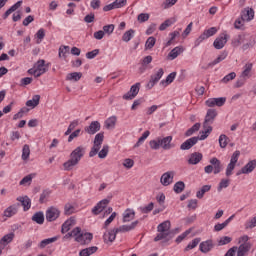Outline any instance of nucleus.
<instances>
[{
	"mask_svg": "<svg viewBox=\"0 0 256 256\" xmlns=\"http://www.w3.org/2000/svg\"><path fill=\"white\" fill-rule=\"evenodd\" d=\"M75 241L77 243H80L81 245H87L88 243H91L93 241V234L92 233H82L78 237L75 238Z\"/></svg>",
	"mask_w": 256,
	"mask_h": 256,
	"instance_id": "15",
	"label": "nucleus"
},
{
	"mask_svg": "<svg viewBox=\"0 0 256 256\" xmlns=\"http://www.w3.org/2000/svg\"><path fill=\"white\" fill-rule=\"evenodd\" d=\"M76 224L75 218L71 217L62 224L61 233H67Z\"/></svg>",
	"mask_w": 256,
	"mask_h": 256,
	"instance_id": "26",
	"label": "nucleus"
},
{
	"mask_svg": "<svg viewBox=\"0 0 256 256\" xmlns=\"http://www.w3.org/2000/svg\"><path fill=\"white\" fill-rule=\"evenodd\" d=\"M160 141V147L164 149V151H169V149H173L175 144L172 143L173 136H166V137H158Z\"/></svg>",
	"mask_w": 256,
	"mask_h": 256,
	"instance_id": "8",
	"label": "nucleus"
},
{
	"mask_svg": "<svg viewBox=\"0 0 256 256\" xmlns=\"http://www.w3.org/2000/svg\"><path fill=\"white\" fill-rule=\"evenodd\" d=\"M32 221H34V223H37L38 225H43V223H45V215L41 211L36 212L32 216Z\"/></svg>",
	"mask_w": 256,
	"mask_h": 256,
	"instance_id": "32",
	"label": "nucleus"
},
{
	"mask_svg": "<svg viewBox=\"0 0 256 256\" xmlns=\"http://www.w3.org/2000/svg\"><path fill=\"white\" fill-rule=\"evenodd\" d=\"M217 117V110L215 109H208L205 119H204V127L211 126L215 122V118Z\"/></svg>",
	"mask_w": 256,
	"mask_h": 256,
	"instance_id": "12",
	"label": "nucleus"
},
{
	"mask_svg": "<svg viewBox=\"0 0 256 256\" xmlns=\"http://www.w3.org/2000/svg\"><path fill=\"white\" fill-rule=\"evenodd\" d=\"M203 160V154L199 152H194L190 154V157L188 159V164L189 165H198V163H201Z\"/></svg>",
	"mask_w": 256,
	"mask_h": 256,
	"instance_id": "18",
	"label": "nucleus"
},
{
	"mask_svg": "<svg viewBox=\"0 0 256 256\" xmlns=\"http://www.w3.org/2000/svg\"><path fill=\"white\" fill-rule=\"evenodd\" d=\"M229 183V179H222L219 183L218 191L221 192L223 189H227V187H229Z\"/></svg>",
	"mask_w": 256,
	"mask_h": 256,
	"instance_id": "63",
	"label": "nucleus"
},
{
	"mask_svg": "<svg viewBox=\"0 0 256 256\" xmlns=\"http://www.w3.org/2000/svg\"><path fill=\"white\" fill-rule=\"evenodd\" d=\"M17 201H20V203H22L24 211H29V209H31V199L29 197H18Z\"/></svg>",
	"mask_w": 256,
	"mask_h": 256,
	"instance_id": "33",
	"label": "nucleus"
},
{
	"mask_svg": "<svg viewBox=\"0 0 256 256\" xmlns=\"http://www.w3.org/2000/svg\"><path fill=\"white\" fill-rule=\"evenodd\" d=\"M203 129L204 131L200 132L199 141H205V139H207L210 133L213 131V127L205 126V124H203Z\"/></svg>",
	"mask_w": 256,
	"mask_h": 256,
	"instance_id": "31",
	"label": "nucleus"
},
{
	"mask_svg": "<svg viewBox=\"0 0 256 256\" xmlns=\"http://www.w3.org/2000/svg\"><path fill=\"white\" fill-rule=\"evenodd\" d=\"M84 131L88 135H95V133L101 131V123L99 121H92L89 126L84 128Z\"/></svg>",
	"mask_w": 256,
	"mask_h": 256,
	"instance_id": "14",
	"label": "nucleus"
},
{
	"mask_svg": "<svg viewBox=\"0 0 256 256\" xmlns=\"http://www.w3.org/2000/svg\"><path fill=\"white\" fill-rule=\"evenodd\" d=\"M156 41L157 40L155 39V37L153 36L149 37L145 43L146 49H153V47H155Z\"/></svg>",
	"mask_w": 256,
	"mask_h": 256,
	"instance_id": "62",
	"label": "nucleus"
},
{
	"mask_svg": "<svg viewBox=\"0 0 256 256\" xmlns=\"http://www.w3.org/2000/svg\"><path fill=\"white\" fill-rule=\"evenodd\" d=\"M117 125V116H111L104 122V127L107 129H113Z\"/></svg>",
	"mask_w": 256,
	"mask_h": 256,
	"instance_id": "35",
	"label": "nucleus"
},
{
	"mask_svg": "<svg viewBox=\"0 0 256 256\" xmlns=\"http://www.w3.org/2000/svg\"><path fill=\"white\" fill-rule=\"evenodd\" d=\"M140 88H141V83H139V82L132 85L130 88V91L127 92L126 94H124L122 96V99H124L125 101H131V100L135 99L136 95H139Z\"/></svg>",
	"mask_w": 256,
	"mask_h": 256,
	"instance_id": "5",
	"label": "nucleus"
},
{
	"mask_svg": "<svg viewBox=\"0 0 256 256\" xmlns=\"http://www.w3.org/2000/svg\"><path fill=\"white\" fill-rule=\"evenodd\" d=\"M57 236H54V237H52V238H47V239H44V240H42L40 243H39V245H38V247L40 248V249H45V247L47 246V245H51V243H55V241H57Z\"/></svg>",
	"mask_w": 256,
	"mask_h": 256,
	"instance_id": "41",
	"label": "nucleus"
},
{
	"mask_svg": "<svg viewBox=\"0 0 256 256\" xmlns=\"http://www.w3.org/2000/svg\"><path fill=\"white\" fill-rule=\"evenodd\" d=\"M135 36V30L130 29L128 31H126L123 36H122V41H124V43H129V41L131 40L132 37Z\"/></svg>",
	"mask_w": 256,
	"mask_h": 256,
	"instance_id": "46",
	"label": "nucleus"
},
{
	"mask_svg": "<svg viewBox=\"0 0 256 256\" xmlns=\"http://www.w3.org/2000/svg\"><path fill=\"white\" fill-rule=\"evenodd\" d=\"M31 155V149L29 148V145L25 144L22 149V159L23 161H27L29 159V156Z\"/></svg>",
	"mask_w": 256,
	"mask_h": 256,
	"instance_id": "50",
	"label": "nucleus"
},
{
	"mask_svg": "<svg viewBox=\"0 0 256 256\" xmlns=\"http://www.w3.org/2000/svg\"><path fill=\"white\" fill-rule=\"evenodd\" d=\"M211 191V185H204L201 187V189L196 193L197 199H203L205 197L206 193H209Z\"/></svg>",
	"mask_w": 256,
	"mask_h": 256,
	"instance_id": "36",
	"label": "nucleus"
},
{
	"mask_svg": "<svg viewBox=\"0 0 256 256\" xmlns=\"http://www.w3.org/2000/svg\"><path fill=\"white\" fill-rule=\"evenodd\" d=\"M175 77H177V72L170 73L165 80L161 81V85H171L175 81Z\"/></svg>",
	"mask_w": 256,
	"mask_h": 256,
	"instance_id": "45",
	"label": "nucleus"
},
{
	"mask_svg": "<svg viewBox=\"0 0 256 256\" xmlns=\"http://www.w3.org/2000/svg\"><path fill=\"white\" fill-rule=\"evenodd\" d=\"M79 126V121L74 120L70 123V125L68 126L67 131L65 132V135H71L72 131H74V129H76V127Z\"/></svg>",
	"mask_w": 256,
	"mask_h": 256,
	"instance_id": "57",
	"label": "nucleus"
},
{
	"mask_svg": "<svg viewBox=\"0 0 256 256\" xmlns=\"http://www.w3.org/2000/svg\"><path fill=\"white\" fill-rule=\"evenodd\" d=\"M253 69V64L252 63H247L244 66V70L242 71L240 75V79H244V81H247L249 77H251V71Z\"/></svg>",
	"mask_w": 256,
	"mask_h": 256,
	"instance_id": "25",
	"label": "nucleus"
},
{
	"mask_svg": "<svg viewBox=\"0 0 256 256\" xmlns=\"http://www.w3.org/2000/svg\"><path fill=\"white\" fill-rule=\"evenodd\" d=\"M241 156V151L239 150H236L232 156H231V159H230V164L232 165H237V161H239V157Z\"/></svg>",
	"mask_w": 256,
	"mask_h": 256,
	"instance_id": "58",
	"label": "nucleus"
},
{
	"mask_svg": "<svg viewBox=\"0 0 256 256\" xmlns=\"http://www.w3.org/2000/svg\"><path fill=\"white\" fill-rule=\"evenodd\" d=\"M241 17L243 21H253V19L255 18V11L253 10V8H245L241 12Z\"/></svg>",
	"mask_w": 256,
	"mask_h": 256,
	"instance_id": "17",
	"label": "nucleus"
},
{
	"mask_svg": "<svg viewBox=\"0 0 256 256\" xmlns=\"http://www.w3.org/2000/svg\"><path fill=\"white\" fill-rule=\"evenodd\" d=\"M103 139H105V135L103 133L96 134L94 138V144L91 148V151L89 152V157H95L97 153H99L101 149V145H103Z\"/></svg>",
	"mask_w": 256,
	"mask_h": 256,
	"instance_id": "3",
	"label": "nucleus"
},
{
	"mask_svg": "<svg viewBox=\"0 0 256 256\" xmlns=\"http://www.w3.org/2000/svg\"><path fill=\"white\" fill-rule=\"evenodd\" d=\"M149 145H150V149H153L154 151L161 149V142L159 140V137L156 138L155 140H151L149 142Z\"/></svg>",
	"mask_w": 256,
	"mask_h": 256,
	"instance_id": "51",
	"label": "nucleus"
},
{
	"mask_svg": "<svg viewBox=\"0 0 256 256\" xmlns=\"http://www.w3.org/2000/svg\"><path fill=\"white\" fill-rule=\"evenodd\" d=\"M197 143H199V136L191 137L180 145V149L181 151H189V149L197 145Z\"/></svg>",
	"mask_w": 256,
	"mask_h": 256,
	"instance_id": "11",
	"label": "nucleus"
},
{
	"mask_svg": "<svg viewBox=\"0 0 256 256\" xmlns=\"http://www.w3.org/2000/svg\"><path fill=\"white\" fill-rule=\"evenodd\" d=\"M227 41H229V35L227 33L220 34L213 42L214 49H223L227 45Z\"/></svg>",
	"mask_w": 256,
	"mask_h": 256,
	"instance_id": "6",
	"label": "nucleus"
},
{
	"mask_svg": "<svg viewBox=\"0 0 256 256\" xmlns=\"http://www.w3.org/2000/svg\"><path fill=\"white\" fill-rule=\"evenodd\" d=\"M227 98L219 97V98H209L206 100L205 104L207 107H223Z\"/></svg>",
	"mask_w": 256,
	"mask_h": 256,
	"instance_id": "9",
	"label": "nucleus"
},
{
	"mask_svg": "<svg viewBox=\"0 0 256 256\" xmlns=\"http://www.w3.org/2000/svg\"><path fill=\"white\" fill-rule=\"evenodd\" d=\"M49 197H51V190L49 189L43 190L42 193L40 194L39 203L41 204L47 203V201H49Z\"/></svg>",
	"mask_w": 256,
	"mask_h": 256,
	"instance_id": "39",
	"label": "nucleus"
},
{
	"mask_svg": "<svg viewBox=\"0 0 256 256\" xmlns=\"http://www.w3.org/2000/svg\"><path fill=\"white\" fill-rule=\"evenodd\" d=\"M235 77H237V74L235 72H231L222 78L221 83L227 84L229 81H233Z\"/></svg>",
	"mask_w": 256,
	"mask_h": 256,
	"instance_id": "55",
	"label": "nucleus"
},
{
	"mask_svg": "<svg viewBox=\"0 0 256 256\" xmlns=\"http://www.w3.org/2000/svg\"><path fill=\"white\" fill-rule=\"evenodd\" d=\"M150 132L149 130L145 131L142 136L138 139L137 143L134 145V147H141V145H143V143L145 142V139H147V137H149Z\"/></svg>",
	"mask_w": 256,
	"mask_h": 256,
	"instance_id": "52",
	"label": "nucleus"
},
{
	"mask_svg": "<svg viewBox=\"0 0 256 256\" xmlns=\"http://www.w3.org/2000/svg\"><path fill=\"white\" fill-rule=\"evenodd\" d=\"M109 154V145H104L102 149L98 152L99 159H105Z\"/></svg>",
	"mask_w": 256,
	"mask_h": 256,
	"instance_id": "53",
	"label": "nucleus"
},
{
	"mask_svg": "<svg viewBox=\"0 0 256 256\" xmlns=\"http://www.w3.org/2000/svg\"><path fill=\"white\" fill-rule=\"evenodd\" d=\"M104 33H106L107 35H111L113 33V31H115V25L113 24H108L103 26V30Z\"/></svg>",
	"mask_w": 256,
	"mask_h": 256,
	"instance_id": "64",
	"label": "nucleus"
},
{
	"mask_svg": "<svg viewBox=\"0 0 256 256\" xmlns=\"http://www.w3.org/2000/svg\"><path fill=\"white\" fill-rule=\"evenodd\" d=\"M251 251V243H244L237 247V256H247V253Z\"/></svg>",
	"mask_w": 256,
	"mask_h": 256,
	"instance_id": "22",
	"label": "nucleus"
},
{
	"mask_svg": "<svg viewBox=\"0 0 256 256\" xmlns=\"http://www.w3.org/2000/svg\"><path fill=\"white\" fill-rule=\"evenodd\" d=\"M85 157V147L78 146L70 153V159L63 163L64 171H71Z\"/></svg>",
	"mask_w": 256,
	"mask_h": 256,
	"instance_id": "1",
	"label": "nucleus"
},
{
	"mask_svg": "<svg viewBox=\"0 0 256 256\" xmlns=\"http://www.w3.org/2000/svg\"><path fill=\"white\" fill-rule=\"evenodd\" d=\"M97 246H92L86 249H82L79 253L80 256H90L93 255V253H97Z\"/></svg>",
	"mask_w": 256,
	"mask_h": 256,
	"instance_id": "40",
	"label": "nucleus"
},
{
	"mask_svg": "<svg viewBox=\"0 0 256 256\" xmlns=\"http://www.w3.org/2000/svg\"><path fill=\"white\" fill-rule=\"evenodd\" d=\"M83 77V74L81 72H72L69 73L66 77L67 81H79Z\"/></svg>",
	"mask_w": 256,
	"mask_h": 256,
	"instance_id": "44",
	"label": "nucleus"
},
{
	"mask_svg": "<svg viewBox=\"0 0 256 256\" xmlns=\"http://www.w3.org/2000/svg\"><path fill=\"white\" fill-rule=\"evenodd\" d=\"M117 230L116 228L113 230H110L103 235L104 243H113L115 239L117 238Z\"/></svg>",
	"mask_w": 256,
	"mask_h": 256,
	"instance_id": "21",
	"label": "nucleus"
},
{
	"mask_svg": "<svg viewBox=\"0 0 256 256\" xmlns=\"http://www.w3.org/2000/svg\"><path fill=\"white\" fill-rule=\"evenodd\" d=\"M67 54H69V46H60L58 57L61 59H67Z\"/></svg>",
	"mask_w": 256,
	"mask_h": 256,
	"instance_id": "47",
	"label": "nucleus"
},
{
	"mask_svg": "<svg viewBox=\"0 0 256 256\" xmlns=\"http://www.w3.org/2000/svg\"><path fill=\"white\" fill-rule=\"evenodd\" d=\"M135 219V210L128 208L123 213V223H129L130 221H133Z\"/></svg>",
	"mask_w": 256,
	"mask_h": 256,
	"instance_id": "24",
	"label": "nucleus"
},
{
	"mask_svg": "<svg viewBox=\"0 0 256 256\" xmlns=\"http://www.w3.org/2000/svg\"><path fill=\"white\" fill-rule=\"evenodd\" d=\"M227 52H222L214 61L208 63V65L202 66V69H209V67H215V65H219V63H221V61H225V59H227Z\"/></svg>",
	"mask_w": 256,
	"mask_h": 256,
	"instance_id": "19",
	"label": "nucleus"
},
{
	"mask_svg": "<svg viewBox=\"0 0 256 256\" xmlns=\"http://www.w3.org/2000/svg\"><path fill=\"white\" fill-rule=\"evenodd\" d=\"M227 141H229V137L225 134H221L219 137V145L221 149H225V147H227Z\"/></svg>",
	"mask_w": 256,
	"mask_h": 256,
	"instance_id": "56",
	"label": "nucleus"
},
{
	"mask_svg": "<svg viewBox=\"0 0 256 256\" xmlns=\"http://www.w3.org/2000/svg\"><path fill=\"white\" fill-rule=\"evenodd\" d=\"M234 218H235V214L230 216L225 222L216 224L214 226V231L216 232L223 231V229H225V227H227V225H229V223H231V221H233Z\"/></svg>",
	"mask_w": 256,
	"mask_h": 256,
	"instance_id": "29",
	"label": "nucleus"
},
{
	"mask_svg": "<svg viewBox=\"0 0 256 256\" xmlns=\"http://www.w3.org/2000/svg\"><path fill=\"white\" fill-rule=\"evenodd\" d=\"M137 225H139V221H134L132 222L130 225H122L119 228H116V232L117 233H127L129 231H133V229H135V227H137Z\"/></svg>",
	"mask_w": 256,
	"mask_h": 256,
	"instance_id": "20",
	"label": "nucleus"
},
{
	"mask_svg": "<svg viewBox=\"0 0 256 256\" xmlns=\"http://www.w3.org/2000/svg\"><path fill=\"white\" fill-rule=\"evenodd\" d=\"M109 203V199H103L100 202H98L96 206L92 209L93 215H100V213H103V211L107 209V205H109Z\"/></svg>",
	"mask_w": 256,
	"mask_h": 256,
	"instance_id": "13",
	"label": "nucleus"
},
{
	"mask_svg": "<svg viewBox=\"0 0 256 256\" xmlns=\"http://www.w3.org/2000/svg\"><path fill=\"white\" fill-rule=\"evenodd\" d=\"M175 174L173 172H166L164 173L160 178V183L164 187H168V185H171L173 183V177Z\"/></svg>",
	"mask_w": 256,
	"mask_h": 256,
	"instance_id": "16",
	"label": "nucleus"
},
{
	"mask_svg": "<svg viewBox=\"0 0 256 256\" xmlns=\"http://www.w3.org/2000/svg\"><path fill=\"white\" fill-rule=\"evenodd\" d=\"M231 241H233V238L229 237V236H223L220 238V240L218 241V245L221 247L223 245H229V243H231Z\"/></svg>",
	"mask_w": 256,
	"mask_h": 256,
	"instance_id": "61",
	"label": "nucleus"
},
{
	"mask_svg": "<svg viewBox=\"0 0 256 256\" xmlns=\"http://www.w3.org/2000/svg\"><path fill=\"white\" fill-rule=\"evenodd\" d=\"M201 243V238L193 239L185 248V251H191V249H195Z\"/></svg>",
	"mask_w": 256,
	"mask_h": 256,
	"instance_id": "49",
	"label": "nucleus"
},
{
	"mask_svg": "<svg viewBox=\"0 0 256 256\" xmlns=\"http://www.w3.org/2000/svg\"><path fill=\"white\" fill-rule=\"evenodd\" d=\"M246 39H247V35H245V34L238 35L237 38L232 40L233 47H239V45H241V43H245Z\"/></svg>",
	"mask_w": 256,
	"mask_h": 256,
	"instance_id": "42",
	"label": "nucleus"
},
{
	"mask_svg": "<svg viewBox=\"0 0 256 256\" xmlns=\"http://www.w3.org/2000/svg\"><path fill=\"white\" fill-rule=\"evenodd\" d=\"M204 36H206V39H209V37H213V35H216L217 33V27H211L204 32Z\"/></svg>",
	"mask_w": 256,
	"mask_h": 256,
	"instance_id": "59",
	"label": "nucleus"
},
{
	"mask_svg": "<svg viewBox=\"0 0 256 256\" xmlns=\"http://www.w3.org/2000/svg\"><path fill=\"white\" fill-rule=\"evenodd\" d=\"M210 163L213 167L214 175H218V173H221L223 171V165L221 164V161L217 158H212L210 160Z\"/></svg>",
	"mask_w": 256,
	"mask_h": 256,
	"instance_id": "23",
	"label": "nucleus"
},
{
	"mask_svg": "<svg viewBox=\"0 0 256 256\" xmlns=\"http://www.w3.org/2000/svg\"><path fill=\"white\" fill-rule=\"evenodd\" d=\"M36 70L41 73H47V67H45V60H38L36 64Z\"/></svg>",
	"mask_w": 256,
	"mask_h": 256,
	"instance_id": "54",
	"label": "nucleus"
},
{
	"mask_svg": "<svg viewBox=\"0 0 256 256\" xmlns=\"http://www.w3.org/2000/svg\"><path fill=\"white\" fill-rule=\"evenodd\" d=\"M181 53H183V47L177 46L170 51L168 57L173 61L174 59H177Z\"/></svg>",
	"mask_w": 256,
	"mask_h": 256,
	"instance_id": "30",
	"label": "nucleus"
},
{
	"mask_svg": "<svg viewBox=\"0 0 256 256\" xmlns=\"http://www.w3.org/2000/svg\"><path fill=\"white\" fill-rule=\"evenodd\" d=\"M21 5H23V1L19 0L18 2H16L14 5H12L3 15H2V19H7V17H9V15H11V13H14V11H17V9H19V7H21Z\"/></svg>",
	"mask_w": 256,
	"mask_h": 256,
	"instance_id": "28",
	"label": "nucleus"
},
{
	"mask_svg": "<svg viewBox=\"0 0 256 256\" xmlns=\"http://www.w3.org/2000/svg\"><path fill=\"white\" fill-rule=\"evenodd\" d=\"M157 232L158 234L154 238V241H163V239H166V241H169L171 239V221L166 220L162 223H160L157 226Z\"/></svg>",
	"mask_w": 256,
	"mask_h": 256,
	"instance_id": "2",
	"label": "nucleus"
},
{
	"mask_svg": "<svg viewBox=\"0 0 256 256\" xmlns=\"http://www.w3.org/2000/svg\"><path fill=\"white\" fill-rule=\"evenodd\" d=\"M3 215L4 217H13V215H17V206L16 205L9 206L4 210Z\"/></svg>",
	"mask_w": 256,
	"mask_h": 256,
	"instance_id": "38",
	"label": "nucleus"
},
{
	"mask_svg": "<svg viewBox=\"0 0 256 256\" xmlns=\"http://www.w3.org/2000/svg\"><path fill=\"white\" fill-rule=\"evenodd\" d=\"M60 215H61V210H59V208L55 206L49 207L46 210V221H48L49 223L53 221H57Z\"/></svg>",
	"mask_w": 256,
	"mask_h": 256,
	"instance_id": "4",
	"label": "nucleus"
},
{
	"mask_svg": "<svg viewBox=\"0 0 256 256\" xmlns=\"http://www.w3.org/2000/svg\"><path fill=\"white\" fill-rule=\"evenodd\" d=\"M174 191L175 193H183L185 191V182L178 181L174 184Z\"/></svg>",
	"mask_w": 256,
	"mask_h": 256,
	"instance_id": "48",
	"label": "nucleus"
},
{
	"mask_svg": "<svg viewBox=\"0 0 256 256\" xmlns=\"http://www.w3.org/2000/svg\"><path fill=\"white\" fill-rule=\"evenodd\" d=\"M164 73L165 72L163 71V68H159L158 71L151 76V79L147 84L148 89H153V87H155V84L159 83Z\"/></svg>",
	"mask_w": 256,
	"mask_h": 256,
	"instance_id": "10",
	"label": "nucleus"
},
{
	"mask_svg": "<svg viewBox=\"0 0 256 256\" xmlns=\"http://www.w3.org/2000/svg\"><path fill=\"white\" fill-rule=\"evenodd\" d=\"M256 168V160L249 161L244 167H242V173L248 175V173H253Z\"/></svg>",
	"mask_w": 256,
	"mask_h": 256,
	"instance_id": "27",
	"label": "nucleus"
},
{
	"mask_svg": "<svg viewBox=\"0 0 256 256\" xmlns=\"http://www.w3.org/2000/svg\"><path fill=\"white\" fill-rule=\"evenodd\" d=\"M39 101H41L40 95H34L31 100H28L26 102V107H31L32 109H35L37 105H39Z\"/></svg>",
	"mask_w": 256,
	"mask_h": 256,
	"instance_id": "34",
	"label": "nucleus"
},
{
	"mask_svg": "<svg viewBox=\"0 0 256 256\" xmlns=\"http://www.w3.org/2000/svg\"><path fill=\"white\" fill-rule=\"evenodd\" d=\"M213 249H215V241H213V239L205 240L199 245V251H201V253H210Z\"/></svg>",
	"mask_w": 256,
	"mask_h": 256,
	"instance_id": "7",
	"label": "nucleus"
},
{
	"mask_svg": "<svg viewBox=\"0 0 256 256\" xmlns=\"http://www.w3.org/2000/svg\"><path fill=\"white\" fill-rule=\"evenodd\" d=\"M245 21L246 20H243L242 16L240 18H237L234 22V27L236 29H244L245 27Z\"/></svg>",
	"mask_w": 256,
	"mask_h": 256,
	"instance_id": "60",
	"label": "nucleus"
},
{
	"mask_svg": "<svg viewBox=\"0 0 256 256\" xmlns=\"http://www.w3.org/2000/svg\"><path fill=\"white\" fill-rule=\"evenodd\" d=\"M201 129V123H195L190 129L185 132V137H191L194 133H197Z\"/></svg>",
	"mask_w": 256,
	"mask_h": 256,
	"instance_id": "43",
	"label": "nucleus"
},
{
	"mask_svg": "<svg viewBox=\"0 0 256 256\" xmlns=\"http://www.w3.org/2000/svg\"><path fill=\"white\" fill-rule=\"evenodd\" d=\"M13 239H15V233L11 232L9 234L4 235L1 238L0 243L2 245H9V243H11L13 241Z\"/></svg>",
	"mask_w": 256,
	"mask_h": 256,
	"instance_id": "37",
	"label": "nucleus"
}]
</instances>
